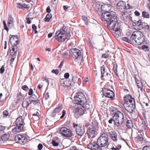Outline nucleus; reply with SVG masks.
<instances>
[{"label":"nucleus","mask_w":150,"mask_h":150,"mask_svg":"<svg viewBox=\"0 0 150 150\" xmlns=\"http://www.w3.org/2000/svg\"><path fill=\"white\" fill-rule=\"evenodd\" d=\"M33 90L32 88H30L29 90V91L28 92V95L29 96H31L33 94Z\"/></svg>","instance_id":"nucleus-61"},{"label":"nucleus","mask_w":150,"mask_h":150,"mask_svg":"<svg viewBox=\"0 0 150 150\" xmlns=\"http://www.w3.org/2000/svg\"><path fill=\"white\" fill-rule=\"evenodd\" d=\"M3 23L4 29L6 30L7 31H8L9 29L7 27L6 21H4Z\"/></svg>","instance_id":"nucleus-48"},{"label":"nucleus","mask_w":150,"mask_h":150,"mask_svg":"<svg viewBox=\"0 0 150 150\" xmlns=\"http://www.w3.org/2000/svg\"><path fill=\"white\" fill-rule=\"evenodd\" d=\"M97 142L98 145L101 147H104L107 145L108 146L109 143L108 142V137L107 134L105 132L101 133L97 139Z\"/></svg>","instance_id":"nucleus-7"},{"label":"nucleus","mask_w":150,"mask_h":150,"mask_svg":"<svg viewBox=\"0 0 150 150\" xmlns=\"http://www.w3.org/2000/svg\"><path fill=\"white\" fill-rule=\"evenodd\" d=\"M74 103L81 105H83L86 103V99L83 94L81 92L77 93V96L74 97Z\"/></svg>","instance_id":"nucleus-8"},{"label":"nucleus","mask_w":150,"mask_h":150,"mask_svg":"<svg viewBox=\"0 0 150 150\" xmlns=\"http://www.w3.org/2000/svg\"><path fill=\"white\" fill-rule=\"evenodd\" d=\"M143 150H150V146L144 147L143 148Z\"/></svg>","instance_id":"nucleus-56"},{"label":"nucleus","mask_w":150,"mask_h":150,"mask_svg":"<svg viewBox=\"0 0 150 150\" xmlns=\"http://www.w3.org/2000/svg\"><path fill=\"white\" fill-rule=\"evenodd\" d=\"M143 34L140 31H136L134 32L131 36L132 40V42L135 45H139L143 42Z\"/></svg>","instance_id":"nucleus-4"},{"label":"nucleus","mask_w":150,"mask_h":150,"mask_svg":"<svg viewBox=\"0 0 150 150\" xmlns=\"http://www.w3.org/2000/svg\"><path fill=\"white\" fill-rule=\"evenodd\" d=\"M7 23L8 27H11L13 25V19L11 15H9L8 16Z\"/></svg>","instance_id":"nucleus-28"},{"label":"nucleus","mask_w":150,"mask_h":150,"mask_svg":"<svg viewBox=\"0 0 150 150\" xmlns=\"http://www.w3.org/2000/svg\"><path fill=\"white\" fill-rule=\"evenodd\" d=\"M87 133L89 137L94 138L96 135V129L94 126H91L88 128Z\"/></svg>","instance_id":"nucleus-15"},{"label":"nucleus","mask_w":150,"mask_h":150,"mask_svg":"<svg viewBox=\"0 0 150 150\" xmlns=\"http://www.w3.org/2000/svg\"><path fill=\"white\" fill-rule=\"evenodd\" d=\"M79 105V104H78L75 103H73V105H71V110L75 115H76V113L78 109V108Z\"/></svg>","instance_id":"nucleus-26"},{"label":"nucleus","mask_w":150,"mask_h":150,"mask_svg":"<svg viewBox=\"0 0 150 150\" xmlns=\"http://www.w3.org/2000/svg\"><path fill=\"white\" fill-rule=\"evenodd\" d=\"M43 146L42 144L40 143L38 146V150H44L43 149Z\"/></svg>","instance_id":"nucleus-43"},{"label":"nucleus","mask_w":150,"mask_h":150,"mask_svg":"<svg viewBox=\"0 0 150 150\" xmlns=\"http://www.w3.org/2000/svg\"><path fill=\"white\" fill-rule=\"evenodd\" d=\"M33 101L30 99V97H28L25 99H24L22 103V106L24 108H27Z\"/></svg>","instance_id":"nucleus-21"},{"label":"nucleus","mask_w":150,"mask_h":150,"mask_svg":"<svg viewBox=\"0 0 150 150\" xmlns=\"http://www.w3.org/2000/svg\"><path fill=\"white\" fill-rule=\"evenodd\" d=\"M114 121V124H115V120L113 118V116L112 118H111L110 120H108V122L110 124H112V122Z\"/></svg>","instance_id":"nucleus-55"},{"label":"nucleus","mask_w":150,"mask_h":150,"mask_svg":"<svg viewBox=\"0 0 150 150\" xmlns=\"http://www.w3.org/2000/svg\"><path fill=\"white\" fill-rule=\"evenodd\" d=\"M143 28H144L145 30V31H149V27L148 25H146V23H143Z\"/></svg>","instance_id":"nucleus-35"},{"label":"nucleus","mask_w":150,"mask_h":150,"mask_svg":"<svg viewBox=\"0 0 150 150\" xmlns=\"http://www.w3.org/2000/svg\"><path fill=\"white\" fill-rule=\"evenodd\" d=\"M102 21L107 24V27L110 29L120 33V25L117 22V16L112 15L109 12L97 13Z\"/></svg>","instance_id":"nucleus-1"},{"label":"nucleus","mask_w":150,"mask_h":150,"mask_svg":"<svg viewBox=\"0 0 150 150\" xmlns=\"http://www.w3.org/2000/svg\"><path fill=\"white\" fill-rule=\"evenodd\" d=\"M98 143H96L95 142H93L92 143H89L88 145V148L91 150H95L96 149V147H97Z\"/></svg>","instance_id":"nucleus-27"},{"label":"nucleus","mask_w":150,"mask_h":150,"mask_svg":"<svg viewBox=\"0 0 150 150\" xmlns=\"http://www.w3.org/2000/svg\"><path fill=\"white\" fill-rule=\"evenodd\" d=\"M117 64H116L114 66L113 69L115 73L117 72Z\"/></svg>","instance_id":"nucleus-52"},{"label":"nucleus","mask_w":150,"mask_h":150,"mask_svg":"<svg viewBox=\"0 0 150 150\" xmlns=\"http://www.w3.org/2000/svg\"><path fill=\"white\" fill-rule=\"evenodd\" d=\"M109 57V55H107L105 54H102V58H105L106 59L107 58Z\"/></svg>","instance_id":"nucleus-60"},{"label":"nucleus","mask_w":150,"mask_h":150,"mask_svg":"<svg viewBox=\"0 0 150 150\" xmlns=\"http://www.w3.org/2000/svg\"><path fill=\"white\" fill-rule=\"evenodd\" d=\"M10 42L11 45H17L18 43V39L17 35H13L10 38Z\"/></svg>","instance_id":"nucleus-22"},{"label":"nucleus","mask_w":150,"mask_h":150,"mask_svg":"<svg viewBox=\"0 0 150 150\" xmlns=\"http://www.w3.org/2000/svg\"><path fill=\"white\" fill-rule=\"evenodd\" d=\"M142 49L143 50H144V51H145L146 50H148L149 49V47L147 46L146 45H143L142 46Z\"/></svg>","instance_id":"nucleus-46"},{"label":"nucleus","mask_w":150,"mask_h":150,"mask_svg":"<svg viewBox=\"0 0 150 150\" xmlns=\"http://www.w3.org/2000/svg\"><path fill=\"white\" fill-rule=\"evenodd\" d=\"M92 125L91 126H94L95 128H96L98 125V124L96 121H93L92 122Z\"/></svg>","instance_id":"nucleus-45"},{"label":"nucleus","mask_w":150,"mask_h":150,"mask_svg":"<svg viewBox=\"0 0 150 150\" xmlns=\"http://www.w3.org/2000/svg\"><path fill=\"white\" fill-rule=\"evenodd\" d=\"M138 140L143 141V138L142 134H139L135 138Z\"/></svg>","instance_id":"nucleus-38"},{"label":"nucleus","mask_w":150,"mask_h":150,"mask_svg":"<svg viewBox=\"0 0 150 150\" xmlns=\"http://www.w3.org/2000/svg\"><path fill=\"white\" fill-rule=\"evenodd\" d=\"M135 104V101L134 99L132 98V96L130 95H127L124 97L123 104Z\"/></svg>","instance_id":"nucleus-13"},{"label":"nucleus","mask_w":150,"mask_h":150,"mask_svg":"<svg viewBox=\"0 0 150 150\" xmlns=\"http://www.w3.org/2000/svg\"><path fill=\"white\" fill-rule=\"evenodd\" d=\"M30 97V99L32 100H35L37 99V96L34 94L31 95V96L28 97Z\"/></svg>","instance_id":"nucleus-47"},{"label":"nucleus","mask_w":150,"mask_h":150,"mask_svg":"<svg viewBox=\"0 0 150 150\" xmlns=\"http://www.w3.org/2000/svg\"><path fill=\"white\" fill-rule=\"evenodd\" d=\"M4 67L2 66L0 69V73L1 74L3 73L4 71Z\"/></svg>","instance_id":"nucleus-53"},{"label":"nucleus","mask_w":150,"mask_h":150,"mask_svg":"<svg viewBox=\"0 0 150 150\" xmlns=\"http://www.w3.org/2000/svg\"><path fill=\"white\" fill-rule=\"evenodd\" d=\"M107 67L106 66L103 65L101 67V74L102 75L101 76V77H103V76H105V75H103L104 74V73L105 72V69H106L107 68Z\"/></svg>","instance_id":"nucleus-31"},{"label":"nucleus","mask_w":150,"mask_h":150,"mask_svg":"<svg viewBox=\"0 0 150 150\" xmlns=\"http://www.w3.org/2000/svg\"><path fill=\"white\" fill-rule=\"evenodd\" d=\"M10 137L8 134H5L0 137V141H6Z\"/></svg>","instance_id":"nucleus-29"},{"label":"nucleus","mask_w":150,"mask_h":150,"mask_svg":"<svg viewBox=\"0 0 150 150\" xmlns=\"http://www.w3.org/2000/svg\"><path fill=\"white\" fill-rule=\"evenodd\" d=\"M70 54L75 59H78L81 55L80 51L78 49L72 48L69 50Z\"/></svg>","instance_id":"nucleus-11"},{"label":"nucleus","mask_w":150,"mask_h":150,"mask_svg":"<svg viewBox=\"0 0 150 150\" xmlns=\"http://www.w3.org/2000/svg\"><path fill=\"white\" fill-rule=\"evenodd\" d=\"M6 128V127L3 126L0 124V131L4 130Z\"/></svg>","instance_id":"nucleus-58"},{"label":"nucleus","mask_w":150,"mask_h":150,"mask_svg":"<svg viewBox=\"0 0 150 150\" xmlns=\"http://www.w3.org/2000/svg\"><path fill=\"white\" fill-rule=\"evenodd\" d=\"M111 8L110 4H105L99 2L96 3L95 9L97 13H101L103 12H109Z\"/></svg>","instance_id":"nucleus-5"},{"label":"nucleus","mask_w":150,"mask_h":150,"mask_svg":"<svg viewBox=\"0 0 150 150\" xmlns=\"http://www.w3.org/2000/svg\"><path fill=\"white\" fill-rule=\"evenodd\" d=\"M62 85L64 88L68 87L71 85V82L69 80L62 79L60 81Z\"/></svg>","instance_id":"nucleus-20"},{"label":"nucleus","mask_w":150,"mask_h":150,"mask_svg":"<svg viewBox=\"0 0 150 150\" xmlns=\"http://www.w3.org/2000/svg\"><path fill=\"white\" fill-rule=\"evenodd\" d=\"M33 115L35 117V120H37L39 119V113L38 112H37L35 113H34Z\"/></svg>","instance_id":"nucleus-40"},{"label":"nucleus","mask_w":150,"mask_h":150,"mask_svg":"<svg viewBox=\"0 0 150 150\" xmlns=\"http://www.w3.org/2000/svg\"><path fill=\"white\" fill-rule=\"evenodd\" d=\"M67 150H77L76 147L75 146L71 147L69 149Z\"/></svg>","instance_id":"nucleus-62"},{"label":"nucleus","mask_w":150,"mask_h":150,"mask_svg":"<svg viewBox=\"0 0 150 150\" xmlns=\"http://www.w3.org/2000/svg\"><path fill=\"white\" fill-rule=\"evenodd\" d=\"M137 86L139 89H140L141 91H142V85L141 82L137 84Z\"/></svg>","instance_id":"nucleus-44"},{"label":"nucleus","mask_w":150,"mask_h":150,"mask_svg":"<svg viewBox=\"0 0 150 150\" xmlns=\"http://www.w3.org/2000/svg\"><path fill=\"white\" fill-rule=\"evenodd\" d=\"M103 95L106 97L113 100L115 96L114 93L111 90L104 88L103 89Z\"/></svg>","instance_id":"nucleus-14"},{"label":"nucleus","mask_w":150,"mask_h":150,"mask_svg":"<svg viewBox=\"0 0 150 150\" xmlns=\"http://www.w3.org/2000/svg\"><path fill=\"white\" fill-rule=\"evenodd\" d=\"M142 16L143 17L146 18H149V16L148 13L146 11L142 12Z\"/></svg>","instance_id":"nucleus-36"},{"label":"nucleus","mask_w":150,"mask_h":150,"mask_svg":"<svg viewBox=\"0 0 150 150\" xmlns=\"http://www.w3.org/2000/svg\"><path fill=\"white\" fill-rule=\"evenodd\" d=\"M126 125L127 127L129 128H131L133 126V124L131 120H128L127 118V120L125 122Z\"/></svg>","instance_id":"nucleus-30"},{"label":"nucleus","mask_w":150,"mask_h":150,"mask_svg":"<svg viewBox=\"0 0 150 150\" xmlns=\"http://www.w3.org/2000/svg\"><path fill=\"white\" fill-rule=\"evenodd\" d=\"M15 140L17 142L22 144L26 143L27 139L25 135L18 134L15 137Z\"/></svg>","instance_id":"nucleus-12"},{"label":"nucleus","mask_w":150,"mask_h":150,"mask_svg":"<svg viewBox=\"0 0 150 150\" xmlns=\"http://www.w3.org/2000/svg\"><path fill=\"white\" fill-rule=\"evenodd\" d=\"M60 132L63 136L66 137H71L73 135L72 131L69 129L65 127L61 128Z\"/></svg>","instance_id":"nucleus-10"},{"label":"nucleus","mask_w":150,"mask_h":150,"mask_svg":"<svg viewBox=\"0 0 150 150\" xmlns=\"http://www.w3.org/2000/svg\"><path fill=\"white\" fill-rule=\"evenodd\" d=\"M52 72L55 74L56 75H57L58 74L59 71V70L57 69H53L52 71Z\"/></svg>","instance_id":"nucleus-51"},{"label":"nucleus","mask_w":150,"mask_h":150,"mask_svg":"<svg viewBox=\"0 0 150 150\" xmlns=\"http://www.w3.org/2000/svg\"><path fill=\"white\" fill-rule=\"evenodd\" d=\"M52 15L51 14H47L46 17L45 18V21L46 22H48L51 18Z\"/></svg>","instance_id":"nucleus-34"},{"label":"nucleus","mask_w":150,"mask_h":150,"mask_svg":"<svg viewBox=\"0 0 150 150\" xmlns=\"http://www.w3.org/2000/svg\"><path fill=\"white\" fill-rule=\"evenodd\" d=\"M4 114V117H7V116H9L10 114L7 110H5L3 112Z\"/></svg>","instance_id":"nucleus-39"},{"label":"nucleus","mask_w":150,"mask_h":150,"mask_svg":"<svg viewBox=\"0 0 150 150\" xmlns=\"http://www.w3.org/2000/svg\"><path fill=\"white\" fill-rule=\"evenodd\" d=\"M62 105L59 104L52 112L51 113V116L53 117H56L57 114L59 113L62 109ZM59 115V114L57 115V116Z\"/></svg>","instance_id":"nucleus-16"},{"label":"nucleus","mask_w":150,"mask_h":150,"mask_svg":"<svg viewBox=\"0 0 150 150\" xmlns=\"http://www.w3.org/2000/svg\"><path fill=\"white\" fill-rule=\"evenodd\" d=\"M34 100L33 102V104L34 105H36L39 103V100Z\"/></svg>","instance_id":"nucleus-57"},{"label":"nucleus","mask_w":150,"mask_h":150,"mask_svg":"<svg viewBox=\"0 0 150 150\" xmlns=\"http://www.w3.org/2000/svg\"><path fill=\"white\" fill-rule=\"evenodd\" d=\"M78 108V109L76 115L78 116L82 115L84 113L85 111V108L84 106L79 105Z\"/></svg>","instance_id":"nucleus-24"},{"label":"nucleus","mask_w":150,"mask_h":150,"mask_svg":"<svg viewBox=\"0 0 150 150\" xmlns=\"http://www.w3.org/2000/svg\"><path fill=\"white\" fill-rule=\"evenodd\" d=\"M143 23H144L142 22L141 20H139L133 23L132 25L136 29L141 30L143 29Z\"/></svg>","instance_id":"nucleus-18"},{"label":"nucleus","mask_w":150,"mask_h":150,"mask_svg":"<svg viewBox=\"0 0 150 150\" xmlns=\"http://www.w3.org/2000/svg\"><path fill=\"white\" fill-rule=\"evenodd\" d=\"M52 145L54 146L58 147L59 145V144L58 142H56V141L54 140H53L52 142Z\"/></svg>","instance_id":"nucleus-41"},{"label":"nucleus","mask_w":150,"mask_h":150,"mask_svg":"<svg viewBox=\"0 0 150 150\" xmlns=\"http://www.w3.org/2000/svg\"><path fill=\"white\" fill-rule=\"evenodd\" d=\"M122 40L127 43H131L132 42V40H131V37L130 38V39H129L127 37H123L122 38Z\"/></svg>","instance_id":"nucleus-33"},{"label":"nucleus","mask_w":150,"mask_h":150,"mask_svg":"<svg viewBox=\"0 0 150 150\" xmlns=\"http://www.w3.org/2000/svg\"><path fill=\"white\" fill-rule=\"evenodd\" d=\"M108 133L112 140L114 142L117 141V134L115 131L108 132Z\"/></svg>","instance_id":"nucleus-23"},{"label":"nucleus","mask_w":150,"mask_h":150,"mask_svg":"<svg viewBox=\"0 0 150 150\" xmlns=\"http://www.w3.org/2000/svg\"><path fill=\"white\" fill-rule=\"evenodd\" d=\"M82 18L83 20L84 21L85 24L87 25H88V19L85 16H83L82 17Z\"/></svg>","instance_id":"nucleus-37"},{"label":"nucleus","mask_w":150,"mask_h":150,"mask_svg":"<svg viewBox=\"0 0 150 150\" xmlns=\"http://www.w3.org/2000/svg\"><path fill=\"white\" fill-rule=\"evenodd\" d=\"M66 114V111L64 110H63L62 111V115L60 116V119H62L63 118L64 116L65 115V114Z\"/></svg>","instance_id":"nucleus-49"},{"label":"nucleus","mask_w":150,"mask_h":150,"mask_svg":"<svg viewBox=\"0 0 150 150\" xmlns=\"http://www.w3.org/2000/svg\"><path fill=\"white\" fill-rule=\"evenodd\" d=\"M101 146L97 145V147H96V149L95 150H102L101 149Z\"/></svg>","instance_id":"nucleus-64"},{"label":"nucleus","mask_w":150,"mask_h":150,"mask_svg":"<svg viewBox=\"0 0 150 150\" xmlns=\"http://www.w3.org/2000/svg\"><path fill=\"white\" fill-rule=\"evenodd\" d=\"M70 31L69 28L63 26L60 30H58L56 32L55 38L58 41L64 42L67 38V37L70 36Z\"/></svg>","instance_id":"nucleus-2"},{"label":"nucleus","mask_w":150,"mask_h":150,"mask_svg":"<svg viewBox=\"0 0 150 150\" xmlns=\"http://www.w3.org/2000/svg\"><path fill=\"white\" fill-rule=\"evenodd\" d=\"M18 50V48L17 45H12V52H11V55L12 56H16Z\"/></svg>","instance_id":"nucleus-25"},{"label":"nucleus","mask_w":150,"mask_h":150,"mask_svg":"<svg viewBox=\"0 0 150 150\" xmlns=\"http://www.w3.org/2000/svg\"><path fill=\"white\" fill-rule=\"evenodd\" d=\"M73 127L75 129L76 132L79 136L81 137L85 132V129L83 127L78 126L75 123L73 124Z\"/></svg>","instance_id":"nucleus-9"},{"label":"nucleus","mask_w":150,"mask_h":150,"mask_svg":"<svg viewBox=\"0 0 150 150\" xmlns=\"http://www.w3.org/2000/svg\"><path fill=\"white\" fill-rule=\"evenodd\" d=\"M123 105L125 110L130 114L133 112L135 108V104H133L129 105L127 103V104H123Z\"/></svg>","instance_id":"nucleus-17"},{"label":"nucleus","mask_w":150,"mask_h":150,"mask_svg":"<svg viewBox=\"0 0 150 150\" xmlns=\"http://www.w3.org/2000/svg\"><path fill=\"white\" fill-rule=\"evenodd\" d=\"M17 6L19 8H23V4H22L20 3H18L17 4Z\"/></svg>","instance_id":"nucleus-63"},{"label":"nucleus","mask_w":150,"mask_h":150,"mask_svg":"<svg viewBox=\"0 0 150 150\" xmlns=\"http://www.w3.org/2000/svg\"><path fill=\"white\" fill-rule=\"evenodd\" d=\"M77 79V78L76 76H72V80L73 82H74V83H75L76 80Z\"/></svg>","instance_id":"nucleus-59"},{"label":"nucleus","mask_w":150,"mask_h":150,"mask_svg":"<svg viewBox=\"0 0 150 150\" xmlns=\"http://www.w3.org/2000/svg\"><path fill=\"white\" fill-rule=\"evenodd\" d=\"M22 88L23 89L26 91H28L29 89L28 87L26 85H24L22 86Z\"/></svg>","instance_id":"nucleus-50"},{"label":"nucleus","mask_w":150,"mask_h":150,"mask_svg":"<svg viewBox=\"0 0 150 150\" xmlns=\"http://www.w3.org/2000/svg\"><path fill=\"white\" fill-rule=\"evenodd\" d=\"M113 118L115 120V125L117 127L120 126L125 124L127 120V117L124 116L123 113L119 111H117L113 114Z\"/></svg>","instance_id":"nucleus-3"},{"label":"nucleus","mask_w":150,"mask_h":150,"mask_svg":"<svg viewBox=\"0 0 150 150\" xmlns=\"http://www.w3.org/2000/svg\"><path fill=\"white\" fill-rule=\"evenodd\" d=\"M16 127L12 130L13 133H16L22 131L24 129L25 123L22 119V117H18L15 121Z\"/></svg>","instance_id":"nucleus-6"},{"label":"nucleus","mask_w":150,"mask_h":150,"mask_svg":"<svg viewBox=\"0 0 150 150\" xmlns=\"http://www.w3.org/2000/svg\"><path fill=\"white\" fill-rule=\"evenodd\" d=\"M125 2L123 1H119L117 5V9L121 11H122L127 9L126 6L125 5Z\"/></svg>","instance_id":"nucleus-19"},{"label":"nucleus","mask_w":150,"mask_h":150,"mask_svg":"<svg viewBox=\"0 0 150 150\" xmlns=\"http://www.w3.org/2000/svg\"><path fill=\"white\" fill-rule=\"evenodd\" d=\"M23 96L21 92L18 93L17 95V98L16 103H18L22 99Z\"/></svg>","instance_id":"nucleus-32"},{"label":"nucleus","mask_w":150,"mask_h":150,"mask_svg":"<svg viewBox=\"0 0 150 150\" xmlns=\"http://www.w3.org/2000/svg\"><path fill=\"white\" fill-rule=\"evenodd\" d=\"M50 97L49 93L47 92L44 95V98L45 100H47Z\"/></svg>","instance_id":"nucleus-42"},{"label":"nucleus","mask_w":150,"mask_h":150,"mask_svg":"<svg viewBox=\"0 0 150 150\" xmlns=\"http://www.w3.org/2000/svg\"><path fill=\"white\" fill-rule=\"evenodd\" d=\"M69 76V74L68 73H66L64 74V79H67L68 78Z\"/></svg>","instance_id":"nucleus-54"}]
</instances>
